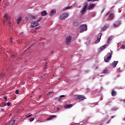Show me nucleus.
I'll use <instances>...</instances> for the list:
<instances>
[{
	"mask_svg": "<svg viewBox=\"0 0 125 125\" xmlns=\"http://www.w3.org/2000/svg\"><path fill=\"white\" fill-rule=\"evenodd\" d=\"M60 97L62 98V97H65V95H61Z\"/></svg>",
	"mask_w": 125,
	"mask_h": 125,
	"instance_id": "obj_44",
	"label": "nucleus"
},
{
	"mask_svg": "<svg viewBox=\"0 0 125 125\" xmlns=\"http://www.w3.org/2000/svg\"><path fill=\"white\" fill-rule=\"evenodd\" d=\"M4 99H5V100H6V99H7V98H4Z\"/></svg>",
	"mask_w": 125,
	"mask_h": 125,
	"instance_id": "obj_52",
	"label": "nucleus"
},
{
	"mask_svg": "<svg viewBox=\"0 0 125 125\" xmlns=\"http://www.w3.org/2000/svg\"><path fill=\"white\" fill-rule=\"evenodd\" d=\"M15 125V120H12L9 123V125Z\"/></svg>",
	"mask_w": 125,
	"mask_h": 125,
	"instance_id": "obj_21",
	"label": "nucleus"
},
{
	"mask_svg": "<svg viewBox=\"0 0 125 125\" xmlns=\"http://www.w3.org/2000/svg\"><path fill=\"white\" fill-rule=\"evenodd\" d=\"M85 72H86L87 71H85Z\"/></svg>",
	"mask_w": 125,
	"mask_h": 125,
	"instance_id": "obj_56",
	"label": "nucleus"
},
{
	"mask_svg": "<svg viewBox=\"0 0 125 125\" xmlns=\"http://www.w3.org/2000/svg\"><path fill=\"white\" fill-rule=\"evenodd\" d=\"M71 7H70V6H67V7H64V8H62V11H64V10H67V9H70V8H71Z\"/></svg>",
	"mask_w": 125,
	"mask_h": 125,
	"instance_id": "obj_22",
	"label": "nucleus"
},
{
	"mask_svg": "<svg viewBox=\"0 0 125 125\" xmlns=\"http://www.w3.org/2000/svg\"><path fill=\"white\" fill-rule=\"evenodd\" d=\"M75 98H76V99H79V100H83L84 98H85V97L82 95H76L75 96Z\"/></svg>",
	"mask_w": 125,
	"mask_h": 125,
	"instance_id": "obj_6",
	"label": "nucleus"
},
{
	"mask_svg": "<svg viewBox=\"0 0 125 125\" xmlns=\"http://www.w3.org/2000/svg\"><path fill=\"white\" fill-rule=\"evenodd\" d=\"M47 66V62H46L44 66V69H46Z\"/></svg>",
	"mask_w": 125,
	"mask_h": 125,
	"instance_id": "obj_34",
	"label": "nucleus"
},
{
	"mask_svg": "<svg viewBox=\"0 0 125 125\" xmlns=\"http://www.w3.org/2000/svg\"><path fill=\"white\" fill-rule=\"evenodd\" d=\"M100 42V40L99 39H97L96 42H95V43H98V42Z\"/></svg>",
	"mask_w": 125,
	"mask_h": 125,
	"instance_id": "obj_33",
	"label": "nucleus"
},
{
	"mask_svg": "<svg viewBox=\"0 0 125 125\" xmlns=\"http://www.w3.org/2000/svg\"><path fill=\"white\" fill-rule=\"evenodd\" d=\"M62 98L61 97H60L59 98V101H61V99H62Z\"/></svg>",
	"mask_w": 125,
	"mask_h": 125,
	"instance_id": "obj_42",
	"label": "nucleus"
},
{
	"mask_svg": "<svg viewBox=\"0 0 125 125\" xmlns=\"http://www.w3.org/2000/svg\"><path fill=\"white\" fill-rule=\"evenodd\" d=\"M5 101H7V100L6 99V100H5Z\"/></svg>",
	"mask_w": 125,
	"mask_h": 125,
	"instance_id": "obj_54",
	"label": "nucleus"
},
{
	"mask_svg": "<svg viewBox=\"0 0 125 125\" xmlns=\"http://www.w3.org/2000/svg\"><path fill=\"white\" fill-rule=\"evenodd\" d=\"M110 11L108 12L106 14V16L109 15V14H110Z\"/></svg>",
	"mask_w": 125,
	"mask_h": 125,
	"instance_id": "obj_43",
	"label": "nucleus"
},
{
	"mask_svg": "<svg viewBox=\"0 0 125 125\" xmlns=\"http://www.w3.org/2000/svg\"><path fill=\"white\" fill-rule=\"evenodd\" d=\"M4 18L5 19V20L8 21L9 19V18L8 17V15L7 14H6L4 16Z\"/></svg>",
	"mask_w": 125,
	"mask_h": 125,
	"instance_id": "obj_26",
	"label": "nucleus"
},
{
	"mask_svg": "<svg viewBox=\"0 0 125 125\" xmlns=\"http://www.w3.org/2000/svg\"><path fill=\"white\" fill-rule=\"evenodd\" d=\"M112 53H108L107 55L104 57V60L105 62H109L110 60H111V58H112Z\"/></svg>",
	"mask_w": 125,
	"mask_h": 125,
	"instance_id": "obj_1",
	"label": "nucleus"
},
{
	"mask_svg": "<svg viewBox=\"0 0 125 125\" xmlns=\"http://www.w3.org/2000/svg\"><path fill=\"white\" fill-rule=\"evenodd\" d=\"M84 31H87V25L86 24H82L80 27V33H83Z\"/></svg>",
	"mask_w": 125,
	"mask_h": 125,
	"instance_id": "obj_2",
	"label": "nucleus"
},
{
	"mask_svg": "<svg viewBox=\"0 0 125 125\" xmlns=\"http://www.w3.org/2000/svg\"><path fill=\"white\" fill-rule=\"evenodd\" d=\"M9 24H11V21H8Z\"/></svg>",
	"mask_w": 125,
	"mask_h": 125,
	"instance_id": "obj_47",
	"label": "nucleus"
},
{
	"mask_svg": "<svg viewBox=\"0 0 125 125\" xmlns=\"http://www.w3.org/2000/svg\"><path fill=\"white\" fill-rule=\"evenodd\" d=\"M57 116L56 115H52L50 117H49L47 119V121H50V120H52V119L57 118Z\"/></svg>",
	"mask_w": 125,
	"mask_h": 125,
	"instance_id": "obj_18",
	"label": "nucleus"
},
{
	"mask_svg": "<svg viewBox=\"0 0 125 125\" xmlns=\"http://www.w3.org/2000/svg\"><path fill=\"white\" fill-rule=\"evenodd\" d=\"M51 53H54V51H51Z\"/></svg>",
	"mask_w": 125,
	"mask_h": 125,
	"instance_id": "obj_49",
	"label": "nucleus"
},
{
	"mask_svg": "<svg viewBox=\"0 0 125 125\" xmlns=\"http://www.w3.org/2000/svg\"><path fill=\"white\" fill-rule=\"evenodd\" d=\"M25 19H26V20H28V17H25Z\"/></svg>",
	"mask_w": 125,
	"mask_h": 125,
	"instance_id": "obj_46",
	"label": "nucleus"
},
{
	"mask_svg": "<svg viewBox=\"0 0 125 125\" xmlns=\"http://www.w3.org/2000/svg\"><path fill=\"white\" fill-rule=\"evenodd\" d=\"M69 16V14L67 13H64L63 14H62L60 16V19L61 20H63V19H65V18H67Z\"/></svg>",
	"mask_w": 125,
	"mask_h": 125,
	"instance_id": "obj_5",
	"label": "nucleus"
},
{
	"mask_svg": "<svg viewBox=\"0 0 125 125\" xmlns=\"http://www.w3.org/2000/svg\"><path fill=\"white\" fill-rule=\"evenodd\" d=\"M41 21V18L37 20V21H34L31 22V27H36V26H38V22H40Z\"/></svg>",
	"mask_w": 125,
	"mask_h": 125,
	"instance_id": "obj_7",
	"label": "nucleus"
},
{
	"mask_svg": "<svg viewBox=\"0 0 125 125\" xmlns=\"http://www.w3.org/2000/svg\"><path fill=\"white\" fill-rule=\"evenodd\" d=\"M57 111H59V110H60V108L57 107Z\"/></svg>",
	"mask_w": 125,
	"mask_h": 125,
	"instance_id": "obj_45",
	"label": "nucleus"
},
{
	"mask_svg": "<svg viewBox=\"0 0 125 125\" xmlns=\"http://www.w3.org/2000/svg\"><path fill=\"white\" fill-rule=\"evenodd\" d=\"M1 0H0V2Z\"/></svg>",
	"mask_w": 125,
	"mask_h": 125,
	"instance_id": "obj_55",
	"label": "nucleus"
},
{
	"mask_svg": "<svg viewBox=\"0 0 125 125\" xmlns=\"http://www.w3.org/2000/svg\"><path fill=\"white\" fill-rule=\"evenodd\" d=\"M101 37H102V33H100L98 35L97 39L98 40H101Z\"/></svg>",
	"mask_w": 125,
	"mask_h": 125,
	"instance_id": "obj_23",
	"label": "nucleus"
},
{
	"mask_svg": "<svg viewBox=\"0 0 125 125\" xmlns=\"http://www.w3.org/2000/svg\"><path fill=\"white\" fill-rule=\"evenodd\" d=\"M0 111H1V112H3V111H4V108H1V109H0Z\"/></svg>",
	"mask_w": 125,
	"mask_h": 125,
	"instance_id": "obj_41",
	"label": "nucleus"
},
{
	"mask_svg": "<svg viewBox=\"0 0 125 125\" xmlns=\"http://www.w3.org/2000/svg\"><path fill=\"white\" fill-rule=\"evenodd\" d=\"M113 118H115V116H112L111 119H113Z\"/></svg>",
	"mask_w": 125,
	"mask_h": 125,
	"instance_id": "obj_50",
	"label": "nucleus"
},
{
	"mask_svg": "<svg viewBox=\"0 0 125 125\" xmlns=\"http://www.w3.org/2000/svg\"><path fill=\"white\" fill-rule=\"evenodd\" d=\"M33 115H26V118H30V117H32Z\"/></svg>",
	"mask_w": 125,
	"mask_h": 125,
	"instance_id": "obj_38",
	"label": "nucleus"
},
{
	"mask_svg": "<svg viewBox=\"0 0 125 125\" xmlns=\"http://www.w3.org/2000/svg\"><path fill=\"white\" fill-rule=\"evenodd\" d=\"M5 76H6V75L5 73L1 72L0 73V78H3V77H5Z\"/></svg>",
	"mask_w": 125,
	"mask_h": 125,
	"instance_id": "obj_25",
	"label": "nucleus"
},
{
	"mask_svg": "<svg viewBox=\"0 0 125 125\" xmlns=\"http://www.w3.org/2000/svg\"><path fill=\"white\" fill-rule=\"evenodd\" d=\"M72 107H73V104H72L64 105L65 109H69V108H71Z\"/></svg>",
	"mask_w": 125,
	"mask_h": 125,
	"instance_id": "obj_17",
	"label": "nucleus"
},
{
	"mask_svg": "<svg viewBox=\"0 0 125 125\" xmlns=\"http://www.w3.org/2000/svg\"><path fill=\"white\" fill-rule=\"evenodd\" d=\"M87 9V3H85V4L84 5V7L80 11V13H81V15H83V14H84V13L86 12Z\"/></svg>",
	"mask_w": 125,
	"mask_h": 125,
	"instance_id": "obj_4",
	"label": "nucleus"
},
{
	"mask_svg": "<svg viewBox=\"0 0 125 125\" xmlns=\"http://www.w3.org/2000/svg\"><path fill=\"white\" fill-rule=\"evenodd\" d=\"M106 47H107V44H105V45H104L101 46L99 48V51H101V50H103V49H105V48H106Z\"/></svg>",
	"mask_w": 125,
	"mask_h": 125,
	"instance_id": "obj_9",
	"label": "nucleus"
},
{
	"mask_svg": "<svg viewBox=\"0 0 125 125\" xmlns=\"http://www.w3.org/2000/svg\"><path fill=\"white\" fill-rule=\"evenodd\" d=\"M72 41V36H68L66 37L65 39V43L67 44V45H70L71 44Z\"/></svg>",
	"mask_w": 125,
	"mask_h": 125,
	"instance_id": "obj_3",
	"label": "nucleus"
},
{
	"mask_svg": "<svg viewBox=\"0 0 125 125\" xmlns=\"http://www.w3.org/2000/svg\"><path fill=\"white\" fill-rule=\"evenodd\" d=\"M11 105V104H10V103H7V106H10Z\"/></svg>",
	"mask_w": 125,
	"mask_h": 125,
	"instance_id": "obj_40",
	"label": "nucleus"
},
{
	"mask_svg": "<svg viewBox=\"0 0 125 125\" xmlns=\"http://www.w3.org/2000/svg\"><path fill=\"white\" fill-rule=\"evenodd\" d=\"M121 48H122V49H125V44H123L121 46Z\"/></svg>",
	"mask_w": 125,
	"mask_h": 125,
	"instance_id": "obj_32",
	"label": "nucleus"
},
{
	"mask_svg": "<svg viewBox=\"0 0 125 125\" xmlns=\"http://www.w3.org/2000/svg\"><path fill=\"white\" fill-rule=\"evenodd\" d=\"M112 40H113V36H111L109 37L107 41V43H110V42H111Z\"/></svg>",
	"mask_w": 125,
	"mask_h": 125,
	"instance_id": "obj_24",
	"label": "nucleus"
},
{
	"mask_svg": "<svg viewBox=\"0 0 125 125\" xmlns=\"http://www.w3.org/2000/svg\"><path fill=\"white\" fill-rule=\"evenodd\" d=\"M114 17L115 16L114 15V14L113 13H110L108 17V20H113Z\"/></svg>",
	"mask_w": 125,
	"mask_h": 125,
	"instance_id": "obj_10",
	"label": "nucleus"
},
{
	"mask_svg": "<svg viewBox=\"0 0 125 125\" xmlns=\"http://www.w3.org/2000/svg\"><path fill=\"white\" fill-rule=\"evenodd\" d=\"M36 18V16H31V19H35Z\"/></svg>",
	"mask_w": 125,
	"mask_h": 125,
	"instance_id": "obj_39",
	"label": "nucleus"
},
{
	"mask_svg": "<svg viewBox=\"0 0 125 125\" xmlns=\"http://www.w3.org/2000/svg\"><path fill=\"white\" fill-rule=\"evenodd\" d=\"M41 14L42 16H46L47 15V12H46V11L44 10L41 12Z\"/></svg>",
	"mask_w": 125,
	"mask_h": 125,
	"instance_id": "obj_19",
	"label": "nucleus"
},
{
	"mask_svg": "<svg viewBox=\"0 0 125 125\" xmlns=\"http://www.w3.org/2000/svg\"><path fill=\"white\" fill-rule=\"evenodd\" d=\"M118 63H119V61H114L112 62V66L113 67V68H115L116 67L117 65H118Z\"/></svg>",
	"mask_w": 125,
	"mask_h": 125,
	"instance_id": "obj_11",
	"label": "nucleus"
},
{
	"mask_svg": "<svg viewBox=\"0 0 125 125\" xmlns=\"http://www.w3.org/2000/svg\"><path fill=\"white\" fill-rule=\"evenodd\" d=\"M15 93H16V94H19V90H16Z\"/></svg>",
	"mask_w": 125,
	"mask_h": 125,
	"instance_id": "obj_35",
	"label": "nucleus"
},
{
	"mask_svg": "<svg viewBox=\"0 0 125 125\" xmlns=\"http://www.w3.org/2000/svg\"><path fill=\"white\" fill-rule=\"evenodd\" d=\"M111 95L112 96H116V95H117V92H116V91L115 90H113L111 92Z\"/></svg>",
	"mask_w": 125,
	"mask_h": 125,
	"instance_id": "obj_20",
	"label": "nucleus"
},
{
	"mask_svg": "<svg viewBox=\"0 0 125 125\" xmlns=\"http://www.w3.org/2000/svg\"><path fill=\"white\" fill-rule=\"evenodd\" d=\"M0 107H4V106H6V104L5 103H2L0 104Z\"/></svg>",
	"mask_w": 125,
	"mask_h": 125,
	"instance_id": "obj_28",
	"label": "nucleus"
},
{
	"mask_svg": "<svg viewBox=\"0 0 125 125\" xmlns=\"http://www.w3.org/2000/svg\"><path fill=\"white\" fill-rule=\"evenodd\" d=\"M35 120V118H31L30 119H29V121L30 122H33V121H34Z\"/></svg>",
	"mask_w": 125,
	"mask_h": 125,
	"instance_id": "obj_30",
	"label": "nucleus"
},
{
	"mask_svg": "<svg viewBox=\"0 0 125 125\" xmlns=\"http://www.w3.org/2000/svg\"><path fill=\"white\" fill-rule=\"evenodd\" d=\"M47 97L50 98L53 96V91L48 92L47 95Z\"/></svg>",
	"mask_w": 125,
	"mask_h": 125,
	"instance_id": "obj_13",
	"label": "nucleus"
},
{
	"mask_svg": "<svg viewBox=\"0 0 125 125\" xmlns=\"http://www.w3.org/2000/svg\"><path fill=\"white\" fill-rule=\"evenodd\" d=\"M42 95H40L39 97V98H41V97H42Z\"/></svg>",
	"mask_w": 125,
	"mask_h": 125,
	"instance_id": "obj_48",
	"label": "nucleus"
},
{
	"mask_svg": "<svg viewBox=\"0 0 125 125\" xmlns=\"http://www.w3.org/2000/svg\"><path fill=\"white\" fill-rule=\"evenodd\" d=\"M87 1L89 2V1H97V0H87Z\"/></svg>",
	"mask_w": 125,
	"mask_h": 125,
	"instance_id": "obj_36",
	"label": "nucleus"
},
{
	"mask_svg": "<svg viewBox=\"0 0 125 125\" xmlns=\"http://www.w3.org/2000/svg\"><path fill=\"white\" fill-rule=\"evenodd\" d=\"M4 22H5V20H3V23H4Z\"/></svg>",
	"mask_w": 125,
	"mask_h": 125,
	"instance_id": "obj_51",
	"label": "nucleus"
},
{
	"mask_svg": "<svg viewBox=\"0 0 125 125\" xmlns=\"http://www.w3.org/2000/svg\"><path fill=\"white\" fill-rule=\"evenodd\" d=\"M73 25L74 26H75V27H77L79 25V22L78 21V20H75L73 21Z\"/></svg>",
	"mask_w": 125,
	"mask_h": 125,
	"instance_id": "obj_12",
	"label": "nucleus"
},
{
	"mask_svg": "<svg viewBox=\"0 0 125 125\" xmlns=\"http://www.w3.org/2000/svg\"><path fill=\"white\" fill-rule=\"evenodd\" d=\"M56 13V11L54 10H52L51 12L50 13L49 15L50 16H53V15H54V14H55Z\"/></svg>",
	"mask_w": 125,
	"mask_h": 125,
	"instance_id": "obj_16",
	"label": "nucleus"
},
{
	"mask_svg": "<svg viewBox=\"0 0 125 125\" xmlns=\"http://www.w3.org/2000/svg\"><path fill=\"white\" fill-rule=\"evenodd\" d=\"M21 20H22V18L21 17L17 18V24H20V22H21Z\"/></svg>",
	"mask_w": 125,
	"mask_h": 125,
	"instance_id": "obj_15",
	"label": "nucleus"
},
{
	"mask_svg": "<svg viewBox=\"0 0 125 125\" xmlns=\"http://www.w3.org/2000/svg\"><path fill=\"white\" fill-rule=\"evenodd\" d=\"M9 40L10 42H11V43H12V42H13V41H12V38L10 37Z\"/></svg>",
	"mask_w": 125,
	"mask_h": 125,
	"instance_id": "obj_37",
	"label": "nucleus"
},
{
	"mask_svg": "<svg viewBox=\"0 0 125 125\" xmlns=\"http://www.w3.org/2000/svg\"><path fill=\"white\" fill-rule=\"evenodd\" d=\"M94 6H95V4H90L88 6H87V8L89 10H91V9H92V8L94 7Z\"/></svg>",
	"mask_w": 125,
	"mask_h": 125,
	"instance_id": "obj_8",
	"label": "nucleus"
},
{
	"mask_svg": "<svg viewBox=\"0 0 125 125\" xmlns=\"http://www.w3.org/2000/svg\"><path fill=\"white\" fill-rule=\"evenodd\" d=\"M108 28H109V25H104L102 28V31H105V30H107V29H108Z\"/></svg>",
	"mask_w": 125,
	"mask_h": 125,
	"instance_id": "obj_14",
	"label": "nucleus"
},
{
	"mask_svg": "<svg viewBox=\"0 0 125 125\" xmlns=\"http://www.w3.org/2000/svg\"><path fill=\"white\" fill-rule=\"evenodd\" d=\"M97 0V1H99V0Z\"/></svg>",
	"mask_w": 125,
	"mask_h": 125,
	"instance_id": "obj_53",
	"label": "nucleus"
},
{
	"mask_svg": "<svg viewBox=\"0 0 125 125\" xmlns=\"http://www.w3.org/2000/svg\"><path fill=\"white\" fill-rule=\"evenodd\" d=\"M11 58H14V59L16 58V55H12L11 56Z\"/></svg>",
	"mask_w": 125,
	"mask_h": 125,
	"instance_id": "obj_31",
	"label": "nucleus"
},
{
	"mask_svg": "<svg viewBox=\"0 0 125 125\" xmlns=\"http://www.w3.org/2000/svg\"><path fill=\"white\" fill-rule=\"evenodd\" d=\"M102 74H108V70H103L102 72Z\"/></svg>",
	"mask_w": 125,
	"mask_h": 125,
	"instance_id": "obj_27",
	"label": "nucleus"
},
{
	"mask_svg": "<svg viewBox=\"0 0 125 125\" xmlns=\"http://www.w3.org/2000/svg\"><path fill=\"white\" fill-rule=\"evenodd\" d=\"M119 25H120V23H117V24L114 23V26L116 27H119Z\"/></svg>",
	"mask_w": 125,
	"mask_h": 125,
	"instance_id": "obj_29",
	"label": "nucleus"
}]
</instances>
